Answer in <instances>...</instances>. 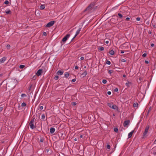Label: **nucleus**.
I'll list each match as a JSON object with an SVG mask.
<instances>
[{
    "label": "nucleus",
    "instance_id": "f257e3e1",
    "mask_svg": "<svg viewBox=\"0 0 156 156\" xmlns=\"http://www.w3.org/2000/svg\"><path fill=\"white\" fill-rule=\"evenodd\" d=\"M34 119L35 118H33L29 123V125L30 128L32 129H34L36 127L35 126L34 124Z\"/></svg>",
    "mask_w": 156,
    "mask_h": 156
},
{
    "label": "nucleus",
    "instance_id": "f03ea898",
    "mask_svg": "<svg viewBox=\"0 0 156 156\" xmlns=\"http://www.w3.org/2000/svg\"><path fill=\"white\" fill-rule=\"evenodd\" d=\"M108 105L111 108H112L113 109H118V107L115 105H113L110 103H108Z\"/></svg>",
    "mask_w": 156,
    "mask_h": 156
},
{
    "label": "nucleus",
    "instance_id": "7ed1b4c3",
    "mask_svg": "<svg viewBox=\"0 0 156 156\" xmlns=\"http://www.w3.org/2000/svg\"><path fill=\"white\" fill-rule=\"evenodd\" d=\"M55 23V21H52L48 23L46 25L45 27H49L52 26Z\"/></svg>",
    "mask_w": 156,
    "mask_h": 156
},
{
    "label": "nucleus",
    "instance_id": "20e7f679",
    "mask_svg": "<svg viewBox=\"0 0 156 156\" xmlns=\"http://www.w3.org/2000/svg\"><path fill=\"white\" fill-rule=\"evenodd\" d=\"M70 35V34H67L66 36H65L63 38L62 40V41L63 42H65L67 41V39L69 37Z\"/></svg>",
    "mask_w": 156,
    "mask_h": 156
},
{
    "label": "nucleus",
    "instance_id": "39448f33",
    "mask_svg": "<svg viewBox=\"0 0 156 156\" xmlns=\"http://www.w3.org/2000/svg\"><path fill=\"white\" fill-rule=\"evenodd\" d=\"M95 5V3H91L86 9L85 10V11H86L88 10H89L92 8Z\"/></svg>",
    "mask_w": 156,
    "mask_h": 156
},
{
    "label": "nucleus",
    "instance_id": "423d86ee",
    "mask_svg": "<svg viewBox=\"0 0 156 156\" xmlns=\"http://www.w3.org/2000/svg\"><path fill=\"white\" fill-rule=\"evenodd\" d=\"M149 129V126H147L145 128V130L144 133L143 134V135L144 136H145L147 133L148 129Z\"/></svg>",
    "mask_w": 156,
    "mask_h": 156
},
{
    "label": "nucleus",
    "instance_id": "0eeeda50",
    "mask_svg": "<svg viewBox=\"0 0 156 156\" xmlns=\"http://www.w3.org/2000/svg\"><path fill=\"white\" fill-rule=\"evenodd\" d=\"M130 121L129 120H127L125 121L123 123V126L124 127H126L127 126L129 125V123Z\"/></svg>",
    "mask_w": 156,
    "mask_h": 156
},
{
    "label": "nucleus",
    "instance_id": "6e6552de",
    "mask_svg": "<svg viewBox=\"0 0 156 156\" xmlns=\"http://www.w3.org/2000/svg\"><path fill=\"white\" fill-rule=\"evenodd\" d=\"M42 69H40L37 71L36 74L37 76H39L42 74Z\"/></svg>",
    "mask_w": 156,
    "mask_h": 156
},
{
    "label": "nucleus",
    "instance_id": "1a4fd4ad",
    "mask_svg": "<svg viewBox=\"0 0 156 156\" xmlns=\"http://www.w3.org/2000/svg\"><path fill=\"white\" fill-rule=\"evenodd\" d=\"M81 28H80L76 32V34L74 37L72 38L71 40V41H72L75 38V37L79 34L80 31L81 30Z\"/></svg>",
    "mask_w": 156,
    "mask_h": 156
},
{
    "label": "nucleus",
    "instance_id": "9d476101",
    "mask_svg": "<svg viewBox=\"0 0 156 156\" xmlns=\"http://www.w3.org/2000/svg\"><path fill=\"white\" fill-rule=\"evenodd\" d=\"M6 57H4L0 59V64L3 63L6 60Z\"/></svg>",
    "mask_w": 156,
    "mask_h": 156
},
{
    "label": "nucleus",
    "instance_id": "9b49d317",
    "mask_svg": "<svg viewBox=\"0 0 156 156\" xmlns=\"http://www.w3.org/2000/svg\"><path fill=\"white\" fill-rule=\"evenodd\" d=\"M134 131L133 130L128 134V138H130L132 136L133 134V133H134Z\"/></svg>",
    "mask_w": 156,
    "mask_h": 156
},
{
    "label": "nucleus",
    "instance_id": "f8f14e48",
    "mask_svg": "<svg viewBox=\"0 0 156 156\" xmlns=\"http://www.w3.org/2000/svg\"><path fill=\"white\" fill-rule=\"evenodd\" d=\"M55 129L54 128L51 127L50 129V131L51 134L53 133L55 131Z\"/></svg>",
    "mask_w": 156,
    "mask_h": 156
},
{
    "label": "nucleus",
    "instance_id": "ddd939ff",
    "mask_svg": "<svg viewBox=\"0 0 156 156\" xmlns=\"http://www.w3.org/2000/svg\"><path fill=\"white\" fill-rule=\"evenodd\" d=\"M132 83L130 82H128L126 83V85L128 87H129L130 86V85L132 84Z\"/></svg>",
    "mask_w": 156,
    "mask_h": 156
},
{
    "label": "nucleus",
    "instance_id": "4468645a",
    "mask_svg": "<svg viewBox=\"0 0 156 156\" xmlns=\"http://www.w3.org/2000/svg\"><path fill=\"white\" fill-rule=\"evenodd\" d=\"M63 72L62 71L60 70H59L58 71V72H57V74L58 75H62L63 74Z\"/></svg>",
    "mask_w": 156,
    "mask_h": 156
},
{
    "label": "nucleus",
    "instance_id": "2eb2a0df",
    "mask_svg": "<svg viewBox=\"0 0 156 156\" xmlns=\"http://www.w3.org/2000/svg\"><path fill=\"white\" fill-rule=\"evenodd\" d=\"M87 74V72L86 71H84L81 74V76L83 77H85Z\"/></svg>",
    "mask_w": 156,
    "mask_h": 156
},
{
    "label": "nucleus",
    "instance_id": "dca6fc26",
    "mask_svg": "<svg viewBox=\"0 0 156 156\" xmlns=\"http://www.w3.org/2000/svg\"><path fill=\"white\" fill-rule=\"evenodd\" d=\"M109 53L112 55H113L114 54V51L113 50H111L109 51Z\"/></svg>",
    "mask_w": 156,
    "mask_h": 156
},
{
    "label": "nucleus",
    "instance_id": "f3484780",
    "mask_svg": "<svg viewBox=\"0 0 156 156\" xmlns=\"http://www.w3.org/2000/svg\"><path fill=\"white\" fill-rule=\"evenodd\" d=\"M5 12L7 14H11L12 13L11 10H8L7 11H6Z\"/></svg>",
    "mask_w": 156,
    "mask_h": 156
},
{
    "label": "nucleus",
    "instance_id": "a211bd4d",
    "mask_svg": "<svg viewBox=\"0 0 156 156\" xmlns=\"http://www.w3.org/2000/svg\"><path fill=\"white\" fill-rule=\"evenodd\" d=\"M45 8V6L44 5H41L40 6V9L41 10H43Z\"/></svg>",
    "mask_w": 156,
    "mask_h": 156
},
{
    "label": "nucleus",
    "instance_id": "6ab92c4d",
    "mask_svg": "<svg viewBox=\"0 0 156 156\" xmlns=\"http://www.w3.org/2000/svg\"><path fill=\"white\" fill-rule=\"evenodd\" d=\"M118 15L119 16V18L120 19H122L123 17L121 13H118Z\"/></svg>",
    "mask_w": 156,
    "mask_h": 156
},
{
    "label": "nucleus",
    "instance_id": "aec40b11",
    "mask_svg": "<svg viewBox=\"0 0 156 156\" xmlns=\"http://www.w3.org/2000/svg\"><path fill=\"white\" fill-rule=\"evenodd\" d=\"M138 103H135L133 104V106L134 107H137L138 106Z\"/></svg>",
    "mask_w": 156,
    "mask_h": 156
},
{
    "label": "nucleus",
    "instance_id": "412c9836",
    "mask_svg": "<svg viewBox=\"0 0 156 156\" xmlns=\"http://www.w3.org/2000/svg\"><path fill=\"white\" fill-rule=\"evenodd\" d=\"M21 96L22 97V98H23V97H26L27 96V95L26 94H22L21 95Z\"/></svg>",
    "mask_w": 156,
    "mask_h": 156
},
{
    "label": "nucleus",
    "instance_id": "4be33fe9",
    "mask_svg": "<svg viewBox=\"0 0 156 156\" xmlns=\"http://www.w3.org/2000/svg\"><path fill=\"white\" fill-rule=\"evenodd\" d=\"M27 104L23 102L21 104V106L22 107H24L26 106Z\"/></svg>",
    "mask_w": 156,
    "mask_h": 156
},
{
    "label": "nucleus",
    "instance_id": "5701e85b",
    "mask_svg": "<svg viewBox=\"0 0 156 156\" xmlns=\"http://www.w3.org/2000/svg\"><path fill=\"white\" fill-rule=\"evenodd\" d=\"M104 48L103 47L101 46L100 47L99 49L100 51H102L104 50Z\"/></svg>",
    "mask_w": 156,
    "mask_h": 156
},
{
    "label": "nucleus",
    "instance_id": "b1692460",
    "mask_svg": "<svg viewBox=\"0 0 156 156\" xmlns=\"http://www.w3.org/2000/svg\"><path fill=\"white\" fill-rule=\"evenodd\" d=\"M25 67V66L24 65H20V69H23V68L24 67Z\"/></svg>",
    "mask_w": 156,
    "mask_h": 156
},
{
    "label": "nucleus",
    "instance_id": "393cba45",
    "mask_svg": "<svg viewBox=\"0 0 156 156\" xmlns=\"http://www.w3.org/2000/svg\"><path fill=\"white\" fill-rule=\"evenodd\" d=\"M4 3L6 5H8L9 4V2L8 0H6L4 2Z\"/></svg>",
    "mask_w": 156,
    "mask_h": 156
},
{
    "label": "nucleus",
    "instance_id": "a878e982",
    "mask_svg": "<svg viewBox=\"0 0 156 156\" xmlns=\"http://www.w3.org/2000/svg\"><path fill=\"white\" fill-rule=\"evenodd\" d=\"M45 118V116L44 114H43L41 116V119L44 120Z\"/></svg>",
    "mask_w": 156,
    "mask_h": 156
},
{
    "label": "nucleus",
    "instance_id": "bb28decb",
    "mask_svg": "<svg viewBox=\"0 0 156 156\" xmlns=\"http://www.w3.org/2000/svg\"><path fill=\"white\" fill-rule=\"evenodd\" d=\"M114 130L115 132H117L118 131V129L117 128H114Z\"/></svg>",
    "mask_w": 156,
    "mask_h": 156
},
{
    "label": "nucleus",
    "instance_id": "cd10ccee",
    "mask_svg": "<svg viewBox=\"0 0 156 156\" xmlns=\"http://www.w3.org/2000/svg\"><path fill=\"white\" fill-rule=\"evenodd\" d=\"M58 78H59V77L58 76H55L54 77V79L56 80H58Z\"/></svg>",
    "mask_w": 156,
    "mask_h": 156
},
{
    "label": "nucleus",
    "instance_id": "c85d7f7f",
    "mask_svg": "<svg viewBox=\"0 0 156 156\" xmlns=\"http://www.w3.org/2000/svg\"><path fill=\"white\" fill-rule=\"evenodd\" d=\"M69 76V74L68 73L65 74V77H66V78H67Z\"/></svg>",
    "mask_w": 156,
    "mask_h": 156
},
{
    "label": "nucleus",
    "instance_id": "c756f323",
    "mask_svg": "<svg viewBox=\"0 0 156 156\" xmlns=\"http://www.w3.org/2000/svg\"><path fill=\"white\" fill-rule=\"evenodd\" d=\"M102 83L104 84H105L107 83V80H102Z\"/></svg>",
    "mask_w": 156,
    "mask_h": 156
},
{
    "label": "nucleus",
    "instance_id": "7c9ffc66",
    "mask_svg": "<svg viewBox=\"0 0 156 156\" xmlns=\"http://www.w3.org/2000/svg\"><path fill=\"white\" fill-rule=\"evenodd\" d=\"M32 84H30V86L28 88V90H30V89H31V88L32 87Z\"/></svg>",
    "mask_w": 156,
    "mask_h": 156
},
{
    "label": "nucleus",
    "instance_id": "2f4dec72",
    "mask_svg": "<svg viewBox=\"0 0 156 156\" xmlns=\"http://www.w3.org/2000/svg\"><path fill=\"white\" fill-rule=\"evenodd\" d=\"M106 63L108 65H110L111 64V62L110 61L107 60L106 61Z\"/></svg>",
    "mask_w": 156,
    "mask_h": 156
},
{
    "label": "nucleus",
    "instance_id": "473e14b6",
    "mask_svg": "<svg viewBox=\"0 0 156 156\" xmlns=\"http://www.w3.org/2000/svg\"><path fill=\"white\" fill-rule=\"evenodd\" d=\"M106 148L108 149H110V146L109 144L107 145Z\"/></svg>",
    "mask_w": 156,
    "mask_h": 156
},
{
    "label": "nucleus",
    "instance_id": "72a5a7b5",
    "mask_svg": "<svg viewBox=\"0 0 156 156\" xmlns=\"http://www.w3.org/2000/svg\"><path fill=\"white\" fill-rule=\"evenodd\" d=\"M7 49H9L10 48V46L9 44H7L6 46Z\"/></svg>",
    "mask_w": 156,
    "mask_h": 156
},
{
    "label": "nucleus",
    "instance_id": "f704fd0d",
    "mask_svg": "<svg viewBox=\"0 0 156 156\" xmlns=\"http://www.w3.org/2000/svg\"><path fill=\"white\" fill-rule=\"evenodd\" d=\"M36 75H34L32 79L34 80H35L36 79Z\"/></svg>",
    "mask_w": 156,
    "mask_h": 156
},
{
    "label": "nucleus",
    "instance_id": "c9c22d12",
    "mask_svg": "<svg viewBox=\"0 0 156 156\" xmlns=\"http://www.w3.org/2000/svg\"><path fill=\"white\" fill-rule=\"evenodd\" d=\"M147 54L146 53H144L142 55V56L143 57H145L146 56Z\"/></svg>",
    "mask_w": 156,
    "mask_h": 156
},
{
    "label": "nucleus",
    "instance_id": "e433bc0d",
    "mask_svg": "<svg viewBox=\"0 0 156 156\" xmlns=\"http://www.w3.org/2000/svg\"><path fill=\"white\" fill-rule=\"evenodd\" d=\"M113 72V71L112 70H109L108 71V73H109V74H111Z\"/></svg>",
    "mask_w": 156,
    "mask_h": 156
},
{
    "label": "nucleus",
    "instance_id": "4c0bfd02",
    "mask_svg": "<svg viewBox=\"0 0 156 156\" xmlns=\"http://www.w3.org/2000/svg\"><path fill=\"white\" fill-rule=\"evenodd\" d=\"M72 104L73 105V106H75V105H76V102H72Z\"/></svg>",
    "mask_w": 156,
    "mask_h": 156
},
{
    "label": "nucleus",
    "instance_id": "58836bf2",
    "mask_svg": "<svg viewBox=\"0 0 156 156\" xmlns=\"http://www.w3.org/2000/svg\"><path fill=\"white\" fill-rule=\"evenodd\" d=\"M151 107H150L149 109L148 110V111H147V112H148V113H149L151 111Z\"/></svg>",
    "mask_w": 156,
    "mask_h": 156
},
{
    "label": "nucleus",
    "instance_id": "ea45409f",
    "mask_svg": "<svg viewBox=\"0 0 156 156\" xmlns=\"http://www.w3.org/2000/svg\"><path fill=\"white\" fill-rule=\"evenodd\" d=\"M40 141L41 142H43V141H44V139H43V138H41L40 139Z\"/></svg>",
    "mask_w": 156,
    "mask_h": 156
},
{
    "label": "nucleus",
    "instance_id": "a19ab883",
    "mask_svg": "<svg viewBox=\"0 0 156 156\" xmlns=\"http://www.w3.org/2000/svg\"><path fill=\"white\" fill-rule=\"evenodd\" d=\"M3 109V107L0 106V112L2 111Z\"/></svg>",
    "mask_w": 156,
    "mask_h": 156
},
{
    "label": "nucleus",
    "instance_id": "79ce46f5",
    "mask_svg": "<svg viewBox=\"0 0 156 156\" xmlns=\"http://www.w3.org/2000/svg\"><path fill=\"white\" fill-rule=\"evenodd\" d=\"M140 18L139 17H138L136 18V20L137 21H139L140 20Z\"/></svg>",
    "mask_w": 156,
    "mask_h": 156
},
{
    "label": "nucleus",
    "instance_id": "37998d69",
    "mask_svg": "<svg viewBox=\"0 0 156 156\" xmlns=\"http://www.w3.org/2000/svg\"><path fill=\"white\" fill-rule=\"evenodd\" d=\"M115 92H117L118 91V88H116L114 89V90Z\"/></svg>",
    "mask_w": 156,
    "mask_h": 156
},
{
    "label": "nucleus",
    "instance_id": "c03bdc74",
    "mask_svg": "<svg viewBox=\"0 0 156 156\" xmlns=\"http://www.w3.org/2000/svg\"><path fill=\"white\" fill-rule=\"evenodd\" d=\"M43 35L44 36H46L47 35V33L46 32H44L43 33Z\"/></svg>",
    "mask_w": 156,
    "mask_h": 156
},
{
    "label": "nucleus",
    "instance_id": "a18cd8bd",
    "mask_svg": "<svg viewBox=\"0 0 156 156\" xmlns=\"http://www.w3.org/2000/svg\"><path fill=\"white\" fill-rule=\"evenodd\" d=\"M39 108L41 109V110H42L43 109V106H40L39 107Z\"/></svg>",
    "mask_w": 156,
    "mask_h": 156
},
{
    "label": "nucleus",
    "instance_id": "49530a36",
    "mask_svg": "<svg viewBox=\"0 0 156 156\" xmlns=\"http://www.w3.org/2000/svg\"><path fill=\"white\" fill-rule=\"evenodd\" d=\"M121 61L123 62H126V60L124 59H122L121 60Z\"/></svg>",
    "mask_w": 156,
    "mask_h": 156
},
{
    "label": "nucleus",
    "instance_id": "de8ad7c7",
    "mask_svg": "<svg viewBox=\"0 0 156 156\" xmlns=\"http://www.w3.org/2000/svg\"><path fill=\"white\" fill-rule=\"evenodd\" d=\"M130 19V18L129 17H127L126 18V20L127 21H129Z\"/></svg>",
    "mask_w": 156,
    "mask_h": 156
},
{
    "label": "nucleus",
    "instance_id": "09e8293b",
    "mask_svg": "<svg viewBox=\"0 0 156 156\" xmlns=\"http://www.w3.org/2000/svg\"><path fill=\"white\" fill-rule=\"evenodd\" d=\"M111 92L110 91H108L107 92V94L108 95H110L111 94Z\"/></svg>",
    "mask_w": 156,
    "mask_h": 156
},
{
    "label": "nucleus",
    "instance_id": "8fccbe9b",
    "mask_svg": "<svg viewBox=\"0 0 156 156\" xmlns=\"http://www.w3.org/2000/svg\"><path fill=\"white\" fill-rule=\"evenodd\" d=\"M75 68L76 69H78L79 68V67L77 66H75Z\"/></svg>",
    "mask_w": 156,
    "mask_h": 156
},
{
    "label": "nucleus",
    "instance_id": "3c124183",
    "mask_svg": "<svg viewBox=\"0 0 156 156\" xmlns=\"http://www.w3.org/2000/svg\"><path fill=\"white\" fill-rule=\"evenodd\" d=\"M76 79H73V80H72V82H75L76 81Z\"/></svg>",
    "mask_w": 156,
    "mask_h": 156
},
{
    "label": "nucleus",
    "instance_id": "603ef678",
    "mask_svg": "<svg viewBox=\"0 0 156 156\" xmlns=\"http://www.w3.org/2000/svg\"><path fill=\"white\" fill-rule=\"evenodd\" d=\"M145 62L146 64H148L149 63V62L146 60L145 61Z\"/></svg>",
    "mask_w": 156,
    "mask_h": 156
},
{
    "label": "nucleus",
    "instance_id": "864d4df0",
    "mask_svg": "<svg viewBox=\"0 0 156 156\" xmlns=\"http://www.w3.org/2000/svg\"><path fill=\"white\" fill-rule=\"evenodd\" d=\"M151 47H154V44L152 43L151 44Z\"/></svg>",
    "mask_w": 156,
    "mask_h": 156
},
{
    "label": "nucleus",
    "instance_id": "5fc2aeb1",
    "mask_svg": "<svg viewBox=\"0 0 156 156\" xmlns=\"http://www.w3.org/2000/svg\"><path fill=\"white\" fill-rule=\"evenodd\" d=\"M80 59L81 60H83L84 59V57H82L80 58Z\"/></svg>",
    "mask_w": 156,
    "mask_h": 156
},
{
    "label": "nucleus",
    "instance_id": "6e6d98bb",
    "mask_svg": "<svg viewBox=\"0 0 156 156\" xmlns=\"http://www.w3.org/2000/svg\"><path fill=\"white\" fill-rule=\"evenodd\" d=\"M108 41H105V43L107 44H108Z\"/></svg>",
    "mask_w": 156,
    "mask_h": 156
},
{
    "label": "nucleus",
    "instance_id": "4d7b16f0",
    "mask_svg": "<svg viewBox=\"0 0 156 156\" xmlns=\"http://www.w3.org/2000/svg\"><path fill=\"white\" fill-rule=\"evenodd\" d=\"M124 51H121V53H122V54H123V53H124Z\"/></svg>",
    "mask_w": 156,
    "mask_h": 156
},
{
    "label": "nucleus",
    "instance_id": "13d9d810",
    "mask_svg": "<svg viewBox=\"0 0 156 156\" xmlns=\"http://www.w3.org/2000/svg\"><path fill=\"white\" fill-rule=\"evenodd\" d=\"M123 77H126V75H125V74H124V75H123Z\"/></svg>",
    "mask_w": 156,
    "mask_h": 156
},
{
    "label": "nucleus",
    "instance_id": "bf43d9fd",
    "mask_svg": "<svg viewBox=\"0 0 156 156\" xmlns=\"http://www.w3.org/2000/svg\"><path fill=\"white\" fill-rule=\"evenodd\" d=\"M154 144H156V139L154 140Z\"/></svg>",
    "mask_w": 156,
    "mask_h": 156
},
{
    "label": "nucleus",
    "instance_id": "052dcab7",
    "mask_svg": "<svg viewBox=\"0 0 156 156\" xmlns=\"http://www.w3.org/2000/svg\"><path fill=\"white\" fill-rule=\"evenodd\" d=\"M77 138H75L74 139V141H76L77 140Z\"/></svg>",
    "mask_w": 156,
    "mask_h": 156
},
{
    "label": "nucleus",
    "instance_id": "680f3d73",
    "mask_svg": "<svg viewBox=\"0 0 156 156\" xmlns=\"http://www.w3.org/2000/svg\"><path fill=\"white\" fill-rule=\"evenodd\" d=\"M83 137V135H81L80 136V138H82Z\"/></svg>",
    "mask_w": 156,
    "mask_h": 156
},
{
    "label": "nucleus",
    "instance_id": "e2e57ef3",
    "mask_svg": "<svg viewBox=\"0 0 156 156\" xmlns=\"http://www.w3.org/2000/svg\"><path fill=\"white\" fill-rule=\"evenodd\" d=\"M3 75L2 74H0V76H2Z\"/></svg>",
    "mask_w": 156,
    "mask_h": 156
},
{
    "label": "nucleus",
    "instance_id": "0e129e2a",
    "mask_svg": "<svg viewBox=\"0 0 156 156\" xmlns=\"http://www.w3.org/2000/svg\"><path fill=\"white\" fill-rule=\"evenodd\" d=\"M153 154L154 155H156V152H154V153H153Z\"/></svg>",
    "mask_w": 156,
    "mask_h": 156
},
{
    "label": "nucleus",
    "instance_id": "69168bd1",
    "mask_svg": "<svg viewBox=\"0 0 156 156\" xmlns=\"http://www.w3.org/2000/svg\"><path fill=\"white\" fill-rule=\"evenodd\" d=\"M149 114V113H148V112H147V116L148 115V114Z\"/></svg>",
    "mask_w": 156,
    "mask_h": 156
},
{
    "label": "nucleus",
    "instance_id": "338daca9",
    "mask_svg": "<svg viewBox=\"0 0 156 156\" xmlns=\"http://www.w3.org/2000/svg\"><path fill=\"white\" fill-rule=\"evenodd\" d=\"M153 27H155V25H153Z\"/></svg>",
    "mask_w": 156,
    "mask_h": 156
},
{
    "label": "nucleus",
    "instance_id": "774afa93",
    "mask_svg": "<svg viewBox=\"0 0 156 156\" xmlns=\"http://www.w3.org/2000/svg\"><path fill=\"white\" fill-rule=\"evenodd\" d=\"M84 68H86V66H85L84 67Z\"/></svg>",
    "mask_w": 156,
    "mask_h": 156
}]
</instances>
